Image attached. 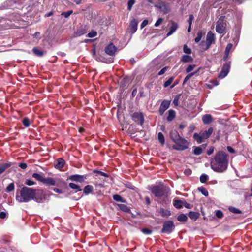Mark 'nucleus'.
Listing matches in <instances>:
<instances>
[{
	"label": "nucleus",
	"instance_id": "nucleus-1",
	"mask_svg": "<svg viewBox=\"0 0 252 252\" xmlns=\"http://www.w3.org/2000/svg\"><path fill=\"white\" fill-rule=\"evenodd\" d=\"M41 193L40 190H36L31 188L24 187L19 192H17L16 199L20 203L28 202L31 200H34L38 203H42L43 198L36 196V194Z\"/></svg>",
	"mask_w": 252,
	"mask_h": 252
},
{
	"label": "nucleus",
	"instance_id": "nucleus-2",
	"mask_svg": "<svg viewBox=\"0 0 252 252\" xmlns=\"http://www.w3.org/2000/svg\"><path fill=\"white\" fill-rule=\"evenodd\" d=\"M228 164L227 154L223 151H219L216 153L214 161L211 163V167L214 171L221 173L227 169Z\"/></svg>",
	"mask_w": 252,
	"mask_h": 252
},
{
	"label": "nucleus",
	"instance_id": "nucleus-3",
	"mask_svg": "<svg viewBox=\"0 0 252 252\" xmlns=\"http://www.w3.org/2000/svg\"><path fill=\"white\" fill-rule=\"evenodd\" d=\"M213 128H209L208 130L200 132V133H195L193 134V138L198 144L202 143L204 140L208 138L213 133Z\"/></svg>",
	"mask_w": 252,
	"mask_h": 252
},
{
	"label": "nucleus",
	"instance_id": "nucleus-4",
	"mask_svg": "<svg viewBox=\"0 0 252 252\" xmlns=\"http://www.w3.org/2000/svg\"><path fill=\"white\" fill-rule=\"evenodd\" d=\"M151 191L156 196L161 197L167 195L169 189L163 186H154L152 188Z\"/></svg>",
	"mask_w": 252,
	"mask_h": 252
},
{
	"label": "nucleus",
	"instance_id": "nucleus-5",
	"mask_svg": "<svg viewBox=\"0 0 252 252\" xmlns=\"http://www.w3.org/2000/svg\"><path fill=\"white\" fill-rule=\"evenodd\" d=\"M226 23L224 21V17L221 16L217 22L216 31L220 34H224L226 33Z\"/></svg>",
	"mask_w": 252,
	"mask_h": 252
},
{
	"label": "nucleus",
	"instance_id": "nucleus-6",
	"mask_svg": "<svg viewBox=\"0 0 252 252\" xmlns=\"http://www.w3.org/2000/svg\"><path fill=\"white\" fill-rule=\"evenodd\" d=\"M175 144H176L173 146V148L177 150H184L187 149L189 145V142L182 137L175 142Z\"/></svg>",
	"mask_w": 252,
	"mask_h": 252
},
{
	"label": "nucleus",
	"instance_id": "nucleus-7",
	"mask_svg": "<svg viewBox=\"0 0 252 252\" xmlns=\"http://www.w3.org/2000/svg\"><path fill=\"white\" fill-rule=\"evenodd\" d=\"M155 6L164 14H167L171 11L170 4L165 1L159 0Z\"/></svg>",
	"mask_w": 252,
	"mask_h": 252
},
{
	"label": "nucleus",
	"instance_id": "nucleus-8",
	"mask_svg": "<svg viewBox=\"0 0 252 252\" xmlns=\"http://www.w3.org/2000/svg\"><path fill=\"white\" fill-rule=\"evenodd\" d=\"M175 229L174 223L171 220H168L164 222L163 225V228L161 232L163 233L167 234H170Z\"/></svg>",
	"mask_w": 252,
	"mask_h": 252
},
{
	"label": "nucleus",
	"instance_id": "nucleus-9",
	"mask_svg": "<svg viewBox=\"0 0 252 252\" xmlns=\"http://www.w3.org/2000/svg\"><path fill=\"white\" fill-rule=\"evenodd\" d=\"M86 179L87 177L86 175H81L78 174L72 175L68 178V180L79 183H83Z\"/></svg>",
	"mask_w": 252,
	"mask_h": 252
},
{
	"label": "nucleus",
	"instance_id": "nucleus-10",
	"mask_svg": "<svg viewBox=\"0 0 252 252\" xmlns=\"http://www.w3.org/2000/svg\"><path fill=\"white\" fill-rule=\"evenodd\" d=\"M215 35L211 31L208 32L206 37V49H208L211 45L215 42Z\"/></svg>",
	"mask_w": 252,
	"mask_h": 252
},
{
	"label": "nucleus",
	"instance_id": "nucleus-11",
	"mask_svg": "<svg viewBox=\"0 0 252 252\" xmlns=\"http://www.w3.org/2000/svg\"><path fill=\"white\" fill-rule=\"evenodd\" d=\"M138 23V22L136 19H133L131 20L128 29V31L131 34L135 33L137 30Z\"/></svg>",
	"mask_w": 252,
	"mask_h": 252
},
{
	"label": "nucleus",
	"instance_id": "nucleus-12",
	"mask_svg": "<svg viewBox=\"0 0 252 252\" xmlns=\"http://www.w3.org/2000/svg\"><path fill=\"white\" fill-rule=\"evenodd\" d=\"M133 119L137 123L142 125L144 123L143 114L140 112H134L132 115Z\"/></svg>",
	"mask_w": 252,
	"mask_h": 252
},
{
	"label": "nucleus",
	"instance_id": "nucleus-13",
	"mask_svg": "<svg viewBox=\"0 0 252 252\" xmlns=\"http://www.w3.org/2000/svg\"><path fill=\"white\" fill-rule=\"evenodd\" d=\"M170 102L168 100H163L159 107V113L160 115H162L164 112L169 108Z\"/></svg>",
	"mask_w": 252,
	"mask_h": 252
},
{
	"label": "nucleus",
	"instance_id": "nucleus-14",
	"mask_svg": "<svg viewBox=\"0 0 252 252\" xmlns=\"http://www.w3.org/2000/svg\"><path fill=\"white\" fill-rule=\"evenodd\" d=\"M229 64L227 63H226L224 65L223 68H222V70L219 75V78L222 79L224 78L229 72Z\"/></svg>",
	"mask_w": 252,
	"mask_h": 252
},
{
	"label": "nucleus",
	"instance_id": "nucleus-15",
	"mask_svg": "<svg viewBox=\"0 0 252 252\" xmlns=\"http://www.w3.org/2000/svg\"><path fill=\"white\" fill-rule=\"evenodd\" d=\"M116 49V47L113 44H110L105 47V52L107 54L112 56L115 54Z\"/></svg>",
	"mask_w": 252,
	"mask_h": 252
},
{
	"label": "nucleus",
	"instance_id": "nucleus-16",
	"mask_svg": "<svg viewBox=\"0 0 252 252\" xmlns=\"http://www.w3.org/2000/svg\"><path fill=\"white\" fill-rule=\"evenodd\" d=\"M178 24L174 21L171 22V26L170 28L169 32L167 33V36H169L172 35L177 29Z\"/></svg>",
	"mask_w": 252,
	"mask_h": 252
},
{
	"label": "nucleus",
	"instance_id": "nucleus-17",
	"mask_svg": "<svg viewBox=\"0 0 252 252\" xmlns=\"http://www.w3.org/2000/svg\"><path fill=\"white\" fill-rule=\"evenodd\" d=\"M56 182L55 180L51 177H48L47 178H44V180L43 181V183H44V184L50 186L56 185Z\"/></svg>",
	"mask_w": 252,
	"mask_h": 252
},
{
	"label": "nucleus",
	"instance_id": "nucleus-18",
	"mask_svg": "<svg viewBox=\"0 0 252 252\" xmlns=\"http://www.w3.org/2000/svg\"><path fill=\"white\" fill-rule=\"evenodd\" d=\"M181 137L177 131H172L170 133V138L175 143L180 139Z\"/></svg>",
	"mask_w": 252,
	"mask_h": 252
},
{
	"label": "nucleus",
	"instance_id": "nucleus-19",
	"mask_svg": "<svg viewBox=\"0 0 252 252\" xmlns=\"http://www.w3.org/2000/svg\"><path fill=\"white\" fill-rule=\"evenodd\" d=\"M212 117L209 114H205L202 117V121L204 124H209L212 122Z\"/></svg>",
	"mask_w": 252,
	"mask_h": 252
},
{
	"label": "nucleus",
	"instance_id": "nucleus-20",
	"mask_svg": "<svg viewBox=\"0 0 252 252\" xmlns=\"http://www.w3.org/2000/svg\"><path fill=\"white\" fill-rule=\"evenodd\" d=\"M65 161L62 158H59L57 160V163L55 165V167L56 169H61L62 168L64 165Z\"/></svg>",
	"mask_w": 252,
	"mask_h": 252
},
{
	"label": "nucleus",
	"instance_id": "nucleus-21",
	"mask_svg": "<svg viewBox=\"0 0 252 252\" xmlns=\"http://www.w3.org/2000/svg\"><path fill=\"white\" fill-rule=\"evenodd\" d=\"M69 187L71 189H73L75 191V192H76L82 191V189H81V187L79 185H78L75 183H70L69 184Z\"/></svg>",
	"mask_w": 252,
	"mask_h": 252
},
{
	"label": "nucleus",
	"instance_id": "nucleus-22",
	"mask_svg": "<svg viewBox=\"0 0 252 252\" xmlns=\"http://www.w3.org/2000/svg\"><path fill=\"white\" fill-rule=\"evenodd\" d=\"M168 115L167 117V120L169 122L172 121L175 117V112L172 109L169 110L168 111Z\"/></svg>",
	"mask_w": 252,
	"mask_h": 252
},
{
	"label": "nucleus",
	"instance_id": "nucleus-23",
	"mask_svg": "<svg viewBox=\"0 0 252 252\" xmlns=\"http://www.w3.org/2000/svg\"><path fill=\"white\" fill-rule=\"evenodd\" d=\"M93 187L92 185H88L84 187L83 192L86 195H87L91 193L93 190Z\"/></svg>",
	"mask_w": 252,
	"mask_h": 252
},
{
	"label": "nucleus",
	"instance_id": "nucleus-24",
	"mask_svg": "<svg viewBox=\"0 0 252 252\" xmlns=\"http://www.w3.org/2000/svg\"><path fill=\"white\" fill-rule=\"evenodd\" d=\"M159 212L163 217H168L171 215V213L169 210L164 209L163 208L160 209Z\"/></svg>",
	"mask_w": 252,
	"mask_h": 252
},
{
	"label": "nucleus",
	"instance_id": "nucleus-25",
	"mask_svg": "<svg viewBox=\"0 0 252 252\" xmlns=\"http://www.w3.org/2000/svg\"><path fill=\"white\" fill-rule=\"evenodd\" d=\"M173 205L177 209H180L182 207L183 203L180 200H175L173 202Z\"/></svg>",
	"mask_w": 252,
	"mask_h": 252
},
{
	"label": "nucleus",
	"instance_id": "nucleus-26",
	"mask_svg": "<svg viewBox=\"0 0 252 252\" xmlns=\"http://www.w3.org/2000/svg\"><path fill=\"white\" fill-rule=\"evenodd\" d=\"M118 206L121 210L124 212H128L130 211V209L125 204H118Z\"/></svg>",
	"mask_w": 252,
	"mask_h": 252
},
{
	"label": "nucleus",
	"instance_id": "nucleus-27",
	"mask_svg": "<svg viewBox=\"0 0 252 252\" xmlns=\"http://www.w3.org/2000/svg\"><path fill=\"white\" fill-rule=\"evenodd\" d=\"M188 216L190 219L196 220L198 218L199 214L194 212H190Z\"/></svg>",
	"mask_w": 252,
	"mask_h": 252
},
{
	"label": "nucleus",
	"instance_id": "nucleus-28",
	"mask_svg": "<svg viewBox=\"0 0 252 252\" xmlns=\"http://www.w3.org/2000/svg\"><path fill=\"white\" fill-rule=\"evenodd\" d=\"M181 61L184 63L190 62L192 61V58L189 55H184L182 56Z\"/></svg>",
	"mask_w": 252,
	"mask_h": 252
},
{
	"label": "nucleus",
	"instance_id": "nucleus-29",
	"mask_svg": "<svg viewBox=\"0 0 252 252\" xmlns=\"http://www.w3.org/2000/svg\"><path fill=\"white\" fill-rule=\"evenodd\" d=\"M32 176L37 180L43 183L44 178L40 174L35 173L32 174Z\"/></svg>",
	"mask_w": 252,
	"mask_h": 252
},
{
	"label": "nucleus",
	"instance_id": "nucleus-30",
	"mask_svg": "<svg viewBox=\"0 0 252 252\" xmlns=\"http://www.w3.org/2000/svg\"><path fill=\"white\" fill-rule=\"evenodd\" d=\"M158 140L162 145H163L165 143L164 136L161 132L158 133Z\"/></svg>",
	"mask_w": 252,
	"mask_h": 252
},
{
	"label": "nucleus",
	"instance_id": "nucleus-31",
	"mask_svg": "<svg viewBox=\"0 0 252 252\" xmlns=\"http://www.w3.org/2000/svg\"><path fill=\"white\" fill-rule=\"evenodd\" d=\"M113 198L114 200L118 202H125V200L122 197V196L118 194L113 195Z\"/></svg>",
	"mask_w": 252,
	"mask_h": 252
},
{
	"label": "nucleus",
	"instance_id": "nucleus-32",
	"mask_svg": "<svg viewBox=\"0 0 252 252\" xmlns=\"http://www.w3.org/2000/svg\"><path fill=\"white\" fill-rule=\"evenodd\" d=\"M188 219L187 217L183 214L179 215L177 217V220L179 221L184 222L186 221Z\"/></svg>",
	"mask_w": 252,
	"mask_h": 252
},
{
	"label": "nucleus",
	"instance_id": "nucleus-33",
	"mask_svg": "<svg viewBox=\"0 0 252 252\" xmlns=\"http://www.w3.org/2000/svg\"><path fill=\"white\" fill-rule=\"evenodd\" d=\"M10 164L9 163H5L0 166V174L3 173L6 169H7Z\"/></svg>",
	"mask_w": 252,
	"mask_h": 252
},
{
	"label": "nucleus",
	"instance_id": "nucleus-34",
	"mask_svg": "<svg viewBox=\"0 0 252 252\" xmlns=\"http://www.w3.org/2000/svg\"><path fill=\"white\" fill-rule=\"evenodd\" d=\"M33 52L35 55L38 56H42L43 55V52L36 48H34L33 49Z\"/></svg>",
	"mask_w": 252,
	"mask_h": 252
},
{
	"label": "nucleus",
	"instance_id": "nucleus-35",
	"mask_svg": "<svg viewBox=\"0 0 252 252\" xmlns=\"http://www.w3.org/2000/svg\"><path fill=\"white\" fill-rule=\"evenodd\" d=\"M203 150L200 147H196L194 149L193 153L196 155H199L202 153Z\"/></svg>",
	"mask_w": 252,
	"mask_h": 252
},
{
	"label": "nucleus",
	"instance_id": "nucleus-36",
	"mask_svg": "<svg viewBox=\"0 0 252 252\" xmlns=\"http://www.w3.org/2000/svg\"><path fill=\"white\" fill-rule=\"evenodd\" d=\"M203 36V33L202 31H199L197 33V36L195 38V41L196 43H198L201 39L202 38Z\"/></svg>",
	"mask_w": 252,
	"mask_h": 252
},
{
	"label": "nucleus",
	"instance_id": "nucleus-37",
	"mask_svg": "<svg viewBox=\"0 0 252 252\" xmlns=\"http://www.w3.org/2000/svg\"><path fill=\"white\" fill-rule=\"evenodd\" d=\"M15 186L13 183H11L8 185L6 189V191L7 192H11L14 189Z\"/></svg>",
	"mask_w": 252,
	"mask_h": 252
},
{
	"label": "nucleus",
	"instance_id": "nucleus-38",
	"mask_svg": "<svg viewBox=\"0 0 252 252\" xmlns=\"http://www.w3.org/2000/svg\"><path fill=\"white\" fill-rule=\"evenodd\" d=\"M229 210L234 214H240L241 212V211L234 207H229L228 208Z\"/></svg>",
	"mask_w": 252,
	"mask_h": 252
},
{
	"label": "nucleus",
	"instance_id": "nucleus-39",
	"mask_svg": "<svg viewBox=\"0 0 252 252\" xmlns=\"http://www.w3.org/2000/svg\"><path fill=\"white\" fill-rule=\"evenodd\" d=\"M208 179V177L206 174H203L200 177V181L201 183H204L206 182Z\"/></svg>",
	"mask_w": 252,
	"mask_h": 252
},
{
	"label": "nucleus",
	"instance_id": "nucleus-40",
	"mask_svg": "<svg viewBox=\"0 0 252 252\" xmlns=\"http://www.w3.org/2000/svg\"><path fill=\"white\" fill-rule=\"evenodd\" d=\"M197 72H192V73H191L189 74H188L186 77L185 78L184 80V81H183V84H185L186 82H187L188 81V80L192 76H193L194 75H195L196 74Z\"/></svg>",
	"mask_w": 252,
	"mask_h": 252
},
{
	"label": "nucleus",
	"instance_id": "nucleus-41",
	"mask_svg": "<svg viewBox=\"0 0 252 252\" xmlns=\"http://www.w3.org/2000/svg\"><path fill=\"white\" fill-rule=\"evenodd\" d=\"M96 35H97V32L95 31L92 30L91 32H90L88 33V34L87 35V37H90V38H93V37L96 36Z\"/></svg>",
	"mask_w": 252,
	"mask_h": 252
},
{
	"label": "nucleus",
	"instance_id": "nucleus-42",
	"mask_svg": "<svg viewBox=\"0 0 252 252\" xmlns=\"http://www.w3.org/2000/svg\"><path fill=\"white\" fill-rule=\"evenodd\" d=\"M198 189L204 196H207L208 195V192L205 188L201 187L199 188Z\"/></svg>",
	"mask_w": 252,
	"mask_h": 252
},
{
	"label": "nucleus",
	"instance_id": "nucleus-43",
	"mask_svg": "<svg viewBox=\"0 0 252 252\" xmlns=\"http://www.w3.org/2000/svg\"><path fill=\"white\" fill-rule=\"evenodd\" d=\"M174 77H171L168 80H167L164 84V87H167L170 85L172 82L173 81Z\"/></svg>",
	"mask_w": 252,
	"mask_h": 252
},
{
	"label": "nucleus",
	"instance_id": "nucleus-44",
	"mask_svg": "<svg viewBox=\"0 0 252 252\" xmlns=\"http://www.w3.org/2000/svg\"><path fill=\"white\" fill-rule=\"evenodd\" d=\"M135 0H129L127 3V9L128 10H130L132 8V6L135 3Z\"/></svg>",
	"mask_w": 252,
	"mask_h": 252
},
{
	"label": "nucleus",
	"instance_id": "nucleus-45",
	"mask_svg": "<svg viewBox=\"0 0 252 252\" xmlns=\"http://www.w3.org/2000/svg\"><path fill=\"white\" fill-rule=\"evenodd\" d=\"M23 125L25 127H29L30 125V122L29 119L27 118H25L23 120Z\"/></svg>",
	"mask_w": 252,
	"mask_h": 252
},
{
	"label": "nucleus",
	"instance_id": "nucleus-46",
	"mask_svg": "<svg viewBox=\"0 0 252 252\" xmlns=\"http://www.w3.org/2000/svg\"><path fill=\"white\" fill-rule=\"evenodd\" d=\"M215 215L219 219H221L223 217V214L220 210L215 211Z\"/></svg>",
	"mask_w": 252,
	"mask_h": 252
},
{
	"label": "nucleus",
	"instance_id": "nucleus-47",
	"mask_svg": "<svg viewBox=\"0 0 252 252\" xmlns=\"http://www.w3.org/2000/svg\"><path fill=\"white\" fill-rule=\"evenodd\" d=\"M195 67V65L194 64H190V65H188L186 70V72L189 73V72H191V71H192L194 69Z\"/></svg>",
	"mask_w": 252,
	"mask_h": 252
},
{
	"label": "nucleus",
	"instance_id": "nucleus-48",
	"mask_svg": "<svg viewBox=\"0 0 252 252\" xmlns=\"http://www.w3.org/2000/svg\"><path fill=\"white\" fill-rule=\"evenodd\" d=\"M25 184L28 186H32L36 184V183L31 179H27L25 182Z\"/></svg>",
	"mask_w": 252,
	"mask_h": 252
},
{
	"label": "nucleus",
	"instance_id": "nucleus-49",
	"mask_svg": "<svg viewBox=\"0 0 252 252\" xmlns=\"http://www.w3.org/2000/svg\"><path fill=\"white\" fill-rule=\"evenodd\" d=\"M183 50L185 53L188 54H190L191 52V49L189 48H188L186 45H184Z\"/></svg>",
	"mask_w": 252,
	"mask_h": 252
},
{
	"label": "nucleus",
	"instance_id": "nucleus-50",
	"mask_svg": "<svg viewBox=\"0 0 252 252\" xmlns=\"http://www.w3.org/2000/svg\"><path fill=\"white\" fill-rule=\"evenodd\" d=\"M36 190H40L41 191V193H40V194H38V195L36 194V196L38 197H41V198H43V202L46 199V198H45V195L44 194V192H43V190H42V189H37Z\"/></svg>",
	"mask_w": 252,
	"mask_h": 252
},
{
	"label": "nucleus",
	"instance_id": "nucleus-51",
	"mask_svg": "<svg viewBox=\"0 0 252 252\" xmlns=\"http://www.w3.org/2000/svg\"><path fill=\"white\" fill-rule=\"evenodd\" d=\"M193 19H194L193 16L192 15H190L189 19L187 20L189 25L191 26Z\"/></svg>",
	"mask_w": 252,
	"mask_h": 252
},
{
	"label": "nucleus",
	"instance_id": "nucleus-52",
	"mask_svg": "<svg viewBox=\"0 0 252 252\" xmlns=\"http://www.w3.org/2000/svg\"><path fill=\"white\" fill-rule=\"evenodd\" d=\"M163 20V19L162 18H158V19L155 23V26L156 27L159 26L162 23Z\"/></svg>",
	"mask_w": 252,
	"mask_h": 252
},
{
	"label": "nucleus",
	"instance_id": "nucleus-53",
	"mask_svg": "<svg viewBox=\"0 0 252 252\" xmlns=\"http://www.w3.org/2000/svg\"><path fill=\"white\" fill-rule=\"evenodd\" d=\"M72 12L73 11L72 10H70L65 12L62 13V15H63L64 17L67 18L72 13Z\"/></svg>",
	"mask_w": 252,
	"mask_h": 252
},
{
	"label": "nucleus",
	"instance_id": "nucleus-54",
	"mask_svg": "<svg viewBox=\"0 0 252 252\" xmlns=\"http://www.w3.org/2000/svg\"><path fill=\"white\" fill-rule=\"evenodd\" d=\"M94 172L96 173L97 174H98L101 176H104L106 177H108V175L106 173H105L103 172L100 171L95 170V171H94Z\"/></svg>",
	"mask_w": 252,
	"mask_h": 252
},
{
	"label": "nucleus",
	"instance_id": "nucleus-55",
	"mask_svg": "<svg viewBox=\"0 0 252 252\" xmlns=\"http://www.w3.org/2000/svg\"><path fill=\"white\" fill-rule=\"evenodd\" d=\"M232 44L231 43H229L227 44L226 47V49H225V52H227V53H229L230 50L232 49Z\"/></svg>",
	"mask_w": 252,
	"mask_h": 252
},
{
	"label": "nucleus",
	"instance_id": "nucleus-56",
	"mask_svg": "<svg viewBox=\"0 0 252 252\" xmlns=\"http://www.w3.org/2000/svg\"><path fill=\"white\" fill-rule=\"evenodd\" d=\"M148 24V21L147 19H145L143 20V21L141 24L140 27L141 29H143L144 27H145L146 25H147Z\"/></svg>",
	"mask_w": 252,
	"mask_h": 252
},
{
	"label": "nucleus",
	"instance_id": "nucleus-57",
	"mask_svg": "<svg viewBox=\"0 0 252 252\" xmlns=\"http://www.w3.org/2000/svg\"><path fill=\"white\" fill-rule=\"evenodd\" d=\"M167 68L168 67L166 66L163 68L160 71H159V72L158 73V75L159 76L163 75L166 71Z\"/></svg>",
	"mask_w": 252,
	"mask_h": 252
},
{
	"label": "nucleus",
	"instance_id": "nucleus-58",
	"mask_svg": "<svg viewBox=\"0 0 252 252\" xmlns=\"http://www.w3.org/2000/svg\"><path fill=\"white\" fill-rule=\"evenodd\" d=\"M214 147L213 146H211L209 148V149L207 150V154L208 155H211L213 152H214Z\"/></svg>",
	"mask_w": 252,
	"mask_h": 252
},
{
	"label": "nucleus",
	"instance_id": "nucleus-59",
	"mask_svg": "<svg viewBox=\"0 0 252 252\" xmlns=\"http://www.w3.org/2000/svg\"><path fill=\"white\" fill-rule=\"evenodd\" d=\"M178 101H179V97L176 96L174 98L173 103L175 106H177L178 105Z\"/></svg>",
	"mask_w": 252,
	"mask_h": 252
},
{
	"label": "nucleus",
	"instance_id": "nucleus-60",
	"mask_svg": "<svg viewBox=\"0 0 252 252\" xmlns=\"http://www.w3.org/2000/svg\"><path fill=\"white\" fill-rule=\"evenodd\" d=\"M142 231L146 234H150L152 233V231L149 229H143Z\"/></svg>",
	"mask_w": 252,
	"mask_h": 252
},
{
	"label": "nucleus",
	"instance_id": "nucleus-61",
	"mask_svg": "<svg viewBox=\"0 0 252 252\" xmlns=\"http://www.w3.org/2000/svg\"><path fill=\"white\" fill-rule=\"evenodd\" d=\"M19 166L23 169H25L27 167V164L25 163H20Z\"/></svg>",
	"mask_w": 252,
	"mask_h": 252
},
{
	"label": "nucleus",
	"instance_id": "nucleus-62",
	"mask_svg": "<svg viewBox=\"0 0 252 252\" xmlns=\"http://www.w3.org/2000/svg\"><path fill=\"white\" fill-rule=\"evenodd\" d=\"M227 149L228 151L230 153H235V150L230 146H227Z\"/></svg>",
	"mask_w": 252,
	"mask_h": 252
},
{
	"label": "nucleus",
	"instance_id": "nucleus-63",
	"mask_svg": "<svg viewBox=\"0 0 252 252\" xmlns=\"http://www.w3.org/2000/svg\"><path fill=\"white\" fill-rule=\"evenodd\" d=\"M184 173L187 175H190L191 174V170L189 169H186L184 171Z\"/></svg>",
	"mask_w": 252,
	"mask_h": 252
},
{
	"label": "nucleus",
	"instance_id": "nucleus-64",
	"mask_svg": "<svg viewBox=\"0 0 252 252\" xmlns=\"http://www.w3.org/2000/svg\"><path fill=\"white\" fill-rule=\"evenodd\" d=\"M6 217V213L4 212H1L0 213V218L4 219Z\"/></svg>",
	"mask_w": 252,
	"mask_h": 252
}]
</instances>
